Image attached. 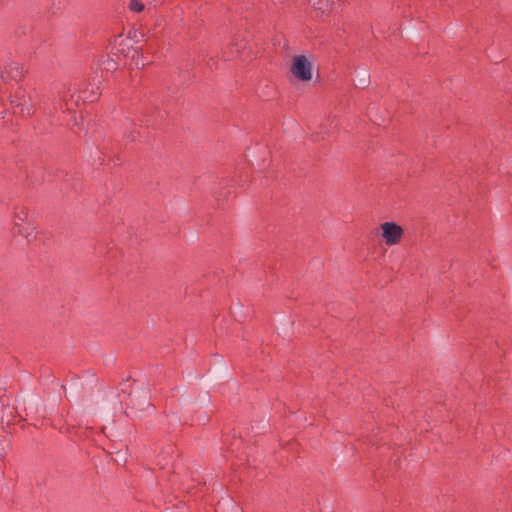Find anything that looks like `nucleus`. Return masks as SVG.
Returning a JSON list of instances; mask_svg holds the SVG:
<instances>
[{
  "mask_svg": "<svg viewBox=\"0 0 512 512\" xmlns=\"http://www.w3.org/2000/svg\"><path fill=\"white\" fill-rule=\"evenodd\" d=\"M380 229L381 237L388 246L397 245L404 236V229L395 222H384Z\"/></svg>",
  "mask_w": 512,
  "mask_h": 512,
  "instance_id": "nucleus-1",
  "label": "nucleus"
},
{
  "mask_svg": "<svg viewBox=\"0 0 512 512\" xmlns=\"http://www.w3.org/2000/svg\"><path fill=\"white\" fill-rule=\"evenodd\" d=\"M27 217L28 210L25 207L16 208L13 213V225L16 233L24 236L28 241H31L33 238L34 228L23 225Z\"/></svg>",
  "mask_w": 512,
  "mask_h": 512,
  "instance_id": "nucleus-2",
  "label": "nucleus"
},
{
  "mask_svg": "<svg viewBox=\"0 0 512 512\" xmlns=\"http://www.w3.org/2000/svg\"><path fill=\"white\" fill-rule=\"evenodd\" d=\"M291 71L301 81H309L312 78V66L305 56L294 57Z\"/></svg>",
  "mask_w": 512,
  "mask_h": 512,
  "instance_id": "nucleus-3",
  "label": "nucleus"
},
{
  "mask_svg": "<svg viewBox=\"0 0 512 512\" xmlns=\"http://www.w3.org/2000/svg\"><path fill=\"white\" fill-rule=\"evenodd\" d=\"M58 102L55 103L54 107H53V112L56 113L58 111H61V112H65V111H68L70 110V106L68 104V95L67 93H60L58 95Z\"/></svg>",
  "mask_w": 512,
  "mask_h": 512,
  "instance_id": "nucleus-4",
  "label": "nucleus"
},
{
  "mask_svg": "<svg viewBox=\"0 0 512 512\" xmlns=\"http://www.w3.org/2000/svg\"><path fill=\"white\" fill-rule=\"evenodd\" d=\"M313 7L321 12L322 14L329 12L332 9L333 1L331 0H321L318 2H314Z\"/></svg>",
  "mask_w": 512,
  "mask_h": 512,
  "instance_id": "nucleus-5",
  "label": "nucleus"
},
{
  "mask_svg": "<svg viewBox=\"0 0 512 512\" xmlns=\"http://www.w3.org/2000/svg\"><path fill=\"white\" fill-rule=\"evenodd\" d=\"M128 7L131 11L139 13L144 10L145 5L141 0H129Z\"/></svg>",
  "mask_w": 512,
  "mask_h": 512,
  "instance_id": "nucleus-6",
  "label": "nucleus"
},
{
  "mask_svg": "<svg viewBox=\"0 0 512 512\" xmlns=\"http://www.w3.org/2000/svg\"><path fill=\"white\" fill-rule=\"evenodd\" d=\"M83 98H84V100H88V101L93 102V101H95L97 99V95L84 96Z\"/></svg>",
  "mask_w": 512,
  "mask_h": 512,
  "instance_id": "nucleus-7",
  "label": "nucleus"
}]
</instances>
